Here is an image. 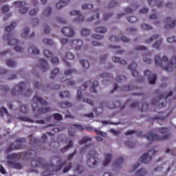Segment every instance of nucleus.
<instances>
[{
	"label": "nucleus",
	"mask_w": 176,
	"mask_h": 176,
	"mask_svg": "<svg viewBox=\"0 0 176 176\" xmlns=\"http://www.w3.org/2000/svg\"><path fill=\"white\" fill-rule=\"evenodd\" d=\"M28 155H30V157H34L32 155H34V157L31 162L32 167H42L43 170H46V171L41 173L42 176H53V173L54 171H60L67 162L65 161L62 164L56 166L54 164H45V160L43 158H36V153L34 150L29 151L26 153V156Z\"/></svg>",
	"instance_id": "1"
},
{
	"label": "nucleus",
	"mask_w": 176,
	"mask_h": 176,
	"mask_svg": "<svg viewBox=\"0 0 176 176\" xmlns=\"http://www.w3.org/2000/svg\"><path fill=\"white\" fill-rule=\"evenodd\" d=\"M33 102L32 104V108L34 113H36L34 117L38 119V118H41L39 115H42V113H47V112H50V107H45L47 106V102L43 98L34 96L33 97Z\"/></svg>",
	"instance_id": "2"
},
{
	"label": "nucleus",
	"mask_w": 176,
	"mask_h": 176,
	"mask_svg": "<svg viewBox=\"0 0 176 176\" xmlns=\"http://www.w3.org/2000/svg\"><path fill=\"white\" fill-rule=\"evenodd\" d=\"M86 151H89L88 153V160L87 161V165L90 168H94L97 166V163L98 162V154L97 151L93 150V144L86 145L85 147L81 148V153Z\"/></svg>",
	"instance_id": "3"
},
{
	"label": "nucleus",
	"mask_w": 176,
	"mask_h": 176,
	"mask_svg": "<svg viewBox=\"0 0 176 176\" xmlns=\"http://www.w3.org/2000/svg\"><path fill=\"white\" fill-rule=\"evenodd\" d=\"M155 131H159L160 134H162V136H160L153 133H149L145 135L146 138L148 141H164L166 140H169V138L171 137L170 134L167 133H168V129L167 128L156 129Z\"/></svg>",
	"instance_id": "4"
},
{
	"label": "nucleus",
	"mask_w": 176,
	"mask_h": 176,
	"mask_svg": "<svg viewBox=\"0 0 176 176\" xmlns=\"http://www.w3.org/2000/svg\"><path fill=\"white\" fill-rule=\"evenodd\" d=\"M155 63L157 67H161L166 72H171L174 69V63L173 61L168 62V58L166 56H164L162 58L160 55L155 56Z\"/></svg>",
	"instance_id": "5"
},
{
	"label": "nucleus",
	"mask_w": 176,
	"mask_h": 176,
	"mask_svg": "<svg viewBox=\"0 0 176 176\" xmlns=\"http://www.w3.org/2000/svg\"><path fill=\"white\" fill-rule=\"evenodd\" d=\"M21 158V153H12L7 155V159L8 161L7 162L9 167L11 168H15L16 170H21L23 168V166L21 164L16 162H13L12 160H19Z\"/></svg>",
	"instance_id": "6"
},
{
	"label": "nucleus",
	"mask_w": 176,
	"mask_h": 176,
	"mask_svg": "<svg viewBox=\"0 0 176 176\" xmlns=\"http://www.w3.org/2000/svg\"><path fill=\"white\" fill-rule=\"evenodd\" d=\"M89 85L91 86V88H90L91 93L97 94V89H96V88L97 87V86H98V81L94 80L93 82H91V81H87L80 87V89L77 91V96H76L77 101H79V100L82 98V91H85V90L87 89V86Z\"/></svg>",
	"instance_id": "7"
},
{
	"label": "nucleus",
	"mask_w": 176,
	"mask_h": 176,
	"mask_svg": "<svg viewBox=\"0 0 176 176\" xmlns=\"http://www.w3.org/2000/svg\"><path fill=\"white\" fill-rule=\"evenodd\" d=\"M15 142L16 143V145H14V143H10L6 150V153H9V152H12V151H16V149H21V148H23V143L25 142V138H19Z\"/></svg>",
	"instance_id": "8"
},
{
	"label": "nucleus",
	"mask_w": 176,
	"mask_h": 176,
	"mask_svg": "<svg viewBox=\"0 0 176 176\" xmlns=\"http://www.w3.org/2000/svg\"><path fill=\"white\" fill-rule=\"evenodd\" d=\"M27 84L24 82H21L19 84L16 85L12 90V96H18L20 93H23V91L25 89Z\"/></svg>",
	"instance_id": "9"
},
{
	"label": "nucleus",
	"mask_w": 176,
	"mask_h": 176,
	"mask_svg": "<svg viewBox=\"0 0 176 176\" xmlns=\"http://www.w3.org/2000/svg\"><path fill=\"white\" fill-rule=\"evenodd\" d=\"M14 5L16 8H19V13H21V14H24V13L28 12V8L25 7V5H27L25 1H15L14 2Z\"/></svg>",
	"instance_id": "10"
},
{
	"label": "nucleus",
	"mask_w": 176,
	"mask_h": 176,
	"mask_svg": "<svg viewBox=\"0 0 176 176\" xmlns=\"http://www.w3.org/2000/svg\"><path fill=\"white\" fill-rule=\"evenodd\" d=\"M120 102H116V104L112 103H109L108 102H102L100 104V108L104 109V108H108L109 109H115L116 108H120Z\"/></svg>",
	"instance_id": "11"
},
{
	"label": "nucleus",
	"mask_w": 176,
	"mask_h": 176,
	"mask_svg": "<svg viewBox=\"0 0 176 176\" xmlns=\"http://www.w3.org/2000/svg\"><path fill=\"white\" fill-rule=\"evenodd\" d=\"M3 39L4 41H7L8 45L10 46H16V45H19V40H17V38H13V34L10 33L4 36Z\"/></svg>",
	"instance_id": "12"
},
{
	"label": "nucleus",
	"mask_w": 176,
	"mask_h": 176,
	"mask_svg": "<svg viewBox=\"0 0 176 176\" xmlns=\"http://www.w3.org/2000/svg\"><path fill=\"white\" fill-rule=\"evenodd\" d=\"M144 76H147L148 79V83L150 85H155L156 83V80L157 79V76L156 74H152L151 71L149 70H146L144 72Z\"/></svg>",
	"instance_id": "13"
},
{
	"label": "nucleus",
	"mask_w": 176,
	"mask_h": 176,
	"mask_svg": "<svg viewBox=\"0 0 176 176\" xmlns=\"http://www.w3.org/2000/svg\"><path fill=\"white\" fill-rule=\"evenodd\" d=\"M70 16H78L74 21L75 23H82L85 20V17L82 15H80V12L78 10H73L69 12Z\"/></svg>",
	"instance_id": "14"
},
{
	"label": "nucleus",
	"mask_w": 176,
	"mask_h": 176,
	"mask_svg": "<svg viewBox=\"0 0 176 176\" xmlns=\"http://www.w3.org/2000/svg\"><path fill=\"white\" fill-rule=\"evenodd\" d=\"M165 28L168 30V28H174L176 24V20L173 19V18L167 17L165 19Z\"/></svg>",
	"instance_id": "15"
},
{
	"label": "nucleus",
	"mask_w": 176,
	"mask_h": 176,
	"mask_svg": "<svg viewBox=\"0 0 176 176\" xmlns=\"http://www.w3.org/2000/svg\"><path fill=\"white\" fill-rule=\"evenodd\" d=\"M61 32L62 34H63V35H65V36L71 37L75 35V32L74 31V30L68 27L63 28L61 30Z\"/></svg>",
	"instance_id": "16"
},
{
	"label": "nucleus",
	"mask_w": 176,
	"mask_h": 176,
	"mask_svg": "<svg viewBox=\"0 0 176 176\" xmlns=\"http://www.w3.org/2000/svg\"><path fill=\"white\" fill-rule=\"evenodd\" d=\"M82 45L83 41H82V40L80 39L73 40L70 42V46H72V47H74L75 50H79V49L82 47Z\"/></svg>",
	"instance_id": "17"
},
{
	"label": "nucleus",
	"mask_w": 176,
	"mask_h": 176,
	"mask_svg": "<svg viewBox=\"0 0 176 176\" xmlns=\"http://www.w3.org/2000/svg\"><path fill=\"white\" fill-rule=\"evenodd\" d=\"M140 162L144 163V164H148L152 161V156L149 155V153H144L140 159Z\"/></svg>",
	"instance_id": "18"
},
{
	"label": "nucleus",
	"mask_w": 176,
	"mask_h": 176,
	"mask_svg": "<svg viewBox=\"0 0 176 176\" xmlns=\"http://www.w3.org/2000/svg\"><path fill=\"white\" fill-rule=\"evenodd\" d=\"M138 65L137 63H132L131 65H129L128 68L131 71L132 76H135L137 78L140 74L135 68H137Z\"/></svg>",
	"instance_id": "19"
},
{
	"label": "nucleus",
	"mask_w": 176,
	"mask_h": 176,
	"mask_svg": "<svg viewBox=\"0 0 176 176\" xmlns=\"http://www.w3.org/2000/svg\"><path fill=\"white\" fill-rule=\"evenodd\" d=\"M39 67L41 68V69L43 71V72H46V71L49 69V64L47 63V61L44 58H41L39 60Z\"/></svg>",
	"instance_id": "20"
},
{
	"label": "nucleus",
	"mask_w": 176,
	"mask_h": 176,
	"mask_svg": "<svg viewBox=\"0 0 176 176\" xmlns=\"http://www.w3.org/2000/svg\"><path fill=\"white\" fill-rule=\"evenodd\" d=\"M109 40L111 42H119V41H122V42H129L130 39H129L126 36H122L120 38V37H118L116 36H111L109 38Z\"/></svg>",
	"instance_id": "21"
},
{
	"label": "nucleus",
	"mask_w": 176,
	"mask_h": 176,
	"mask_svg": "<svg viewBox=\"0 0 176 176\" xmlns=\"http://www.w3.org/2000/svg\"><path fill=\"white\" fill-rule=\"evenodd\" d=\"M75 58V56H74V54L71 52L66 53L65 57L63 58V61L65 63L66 67H71V65L69 63L67 62V60H74Z\"/></svg>",
	"instance_id": "22"
},
{
	"label": "nucleus",
	"mask_w": 176,
	"mask_h": 176,
	"mask_svg": "<svg viewBox=\"0 0 176 176\" xmlns=\"http://www.w3.org/2000/svg\"><path fill=\"white\" fill-rule=\"evenodd\" d=\"M69 3V0H60L58 3H56V9H63L64 6H67Z\"/></svg>",
	"instance_id": "23"
},
{
	"label": "nucleus",
	"mask_w": 176,
	"mask_h": 176,
	"mask_svg": "<svg viewBox=\"0 0 176 176\" xmlns=\"http://www.w3.org/2000/svg\"><path fill=\"white\" fill-rule=\"evenodd\" d=\"M148 5L151 6H157V8H161L163 6V2L157 0H148Z\"/></svg>",
	"instance_id": "24"
},
{
	"label": "nucleus",
	"mask_w": 176,
	"mask_h": 176,
	"mask_svg": "<svg viewBox=\"0 0 176 176\" xmlns=\"http://www.w3.org/2000/svg\"><path fill=\"white\" fill-rule=\"evenodd\" d=\"M72 146H74V142L72 140H69L67 145L60 149L61 153H65V152H67L69 149H71V148H72Z\"/></svg>",
	"instance_id": "25"
},
{
	"label": "nucleus",
	"mask_w": 176,
	"mask_h": 176,
	"mask_svg": "<svg viewBox=\"0 0 176 176\" xmlns=\"http://www.w3.org/2000/svg\"><path fill=\"white\" fill-rule=\"evenodd\" d=\"M112 160V155L109 153H106L104 155V160L103 161V166H108Z\"/></svg>",
	"instance_id": "26"
},
{
	"label": "nucleus",
	"mask_w": 176,
	"mask_h": 176,
	"mask_svg": "<svg viewBox=\"0 0 176 176\" xmlns=\"http://www.w3.org/2000/svg\"><path fill=\"white\" fill-rule=\"evenodd\" d=\"M112 61H113V63H118V64H122V65H126V64H127V62L125 60H122L120 59V58L117 56H113L112 58Z\"/></svg>",
	"instance_id": "27"
},
{
	"label": "nucleus",
	"mask_w": 176,
	"mask_h": 176,
	"mask_svg": "<svg viewBox=\"0 0 176 176\" xmlns=\"http://www.w3.org/2000/svg\"><path fill=\"white\" fill-rule=\"evenodd\" d=\"M80 64H81V65H82V68H84V69H89V68H90V63H89L88 60H80Z\"/></svg>",
	"instance_id": "28"
},
{
	"label": "nucleus",
	"mask_w": 176,
	"mask_h": 176,
	"mask_svg": "<svg viewBox=\"0 0 176 176\" xmlns=\"http://www.w3.org/2000/svg\"><path fill=\"white\" fill-rule=\"evenodd\" d=\"M146 174L147 173L145 168H140L135 173L136 176H146Z\"/></svg>",
	"instance_id": "29"
},
{
	"label": "nucleus",
	"mask_w": 176,
	"mask_h": 176,
	"mask_svg": "<svg viewBox=\"0 0 176 176\" xmlns=\"http://www.w3.org/2000/svg\"><path fill=\"white\" fill-rule=\"evenodd\" d=\"M100 78H104V80L102 81V83H104V82H105V80L107 82L111 80V78H112V76L110 75L109 74H107V73H104V74H101L100 76Z\"/></svg>",
	"instance_id": "30"
},
{
	"label": "nucleus",
	"mask_w": 176,
	"mask_h": 176,
	"mask_svg": "<svg viewBox=\"0 0 176 176\" xmlns=\"http://www.w3.org/2000/svg\"><path fill=\"white\" fill-rule=\"evenodd\" d=\"M123 162H124V160H123V157H118V158L114 162V166H115V167H119V166H121V164H122Z\"/></svg>",
	"instance_id": "31"
},
{
	"label": "nucleus",
	"mask_w": 176,
	"mask_h": 176,
	"mask_svg": "<svg viewBox=\"0 0 176 176\" xmlns=\"http://www.w3.org/2000/svg\"><path fill=\"white\" fill-rule=\"evenodd\" d=\"M89 141H91V138L83 137L81 140H79L78 144H79V145H83V144H86L87 142H89Z\"/></svg>",
	"instance_id": "32"
},
{
	"label": "nucleus",
	"mask_w": 176,
	"mask_h": 176,
	"mask_svg": "<svg viewBox=\"0 0 176 176\" xmlns=\"http://www.w3.org/2000/svg\"><path fill=\"white\" fill-rule=\"evenodd\" d=\"M32 51V54H39L40 52L35 46H32L28 48V53Z\"/></svg>",
	"instance_id": "33"
},
{
	"label": "nucleus",
	"mask_w": 176,
	"mask_h": 176,
	"mask_svg": "<svg viewBox=\"0 0 176 176\" xmlns=\"http://www.w3.org/2000/svg\"><path fill=\"white\" fill-rule=\"evenodd\" d=\"M83 170H84L83 166L77 164L76 166V168L74 170V173H78V174H82V173H83Z\"/></svg>",
	"instance_id": "34"
},
{
	"label": "nucleus",
	"mask_w": 176,
	"mask_h": 176,
	"mask_svg": "<svg viewBox=\"0 0 176 176\" xmlns=\"http://www.w3.org/2000/svg\"><path fill=\"white\" fill-rule=\"evenodd\" d=\"M59 105L61 108H70V107H72V103L69 102H62Z\"/></svg>",
	"instance_id": "35"
},
{
	"label": "nucleus",
	"mask_w": 176,
	"mask_h": 176,
	"mask_svg": "<svg viewBox=\"0 0 176 176\" xmlns=\"http://www.w3.org/2000/svg\"><path fill=\"white\" fill-rule=\"evenodd\" d=\"M70 96L69 91H64L59 94L60 98H68Z\"/></svg>",
	"instance_id": "36"
},
{
	"label": "nucleus",
	"mask_w": 176,
	"mask_h": 176,
	"mask_svg": "<svg viewBox=\"0 0 176 176\" xmlns=\"http://www.w3.org/2000/svg\"><path fill=\"white\" fill-rule=\"evenodd\" d=\"M16 25H17V23L16 22H12L9 26L6 28V32H10L11 30H13Z\"/></svg>",
	"instance_id": "37"
},
{
	"label": "nucleus",
	"mask_w": 176,
	"mask_h": 176,
	"mask_svg": "<svg viewBox=\"0 0 176 176\" xmlns=\"http://www.w3.org/2000/svg\"><path fill=\"white\" fill-rule=\"evenodd\" d=\"M95 32H99L100 34H104L107 32V29L104 27L95 28Z\"/></svg>",
	"instance_id": "38"
},
{
	"label": "nucleus",
	"mask_w": 176,
	"mask_h": 176,
	"mask_svg": "<svg viewBox=\"0 0 176 176\" xmlns=\"http://www.w3.org/2000/svg\"><path fill=\"white\" fill-rule=\"evenodd\" d=\"M6 65L10 68H14V67H16V62L10 59H8L6 60Z\"/></svg>",
	"instance_id": "39"
},
{
	"label": "nucleus",
	"mask_w": 176,
	"mask_h": 176,
	"mask_svg": "<svg viewBox=\"0 0 176 176\" xmlns=\"http://www.w3.org/2000/svg\"><path fill=\"white\" fill-rule=\"evenodd\" d=\"M43 14V16H45V17H48V16H50L52 14V8L50 7L46 8Z\"/></svg>",
	"instance_id": "40"
},
{
	"label": "nucleus",
	"mask_w": 176,
	"mask_h": 176,
	"mask_svg": "<svg viewBox=\"0 0 176 176\" xmlns=\"http://www.w3.org/2000/svg\"><path fill=\"white\" fill-rule=\"evenodd\" d=\"M171 96H173V91H170L168 94L163 93L160 95V98H164L166 100L168 97H171Z\"/></svg>",
	"instance_id": "41"
},
{
	"label": "nucleus",
	"mask_w": 176,
	"mask_h": 176,
	"mask_svg": "<svg viewBox=\"0 0 176 176\" xmlns=\"http://www.w3.org/2000/svg\"><path fill=\"white\" fill-rule=\"evenodd\" d=\"M20 111L22 112V113H28V106H27V104H23L20 107Z\"/></svg>",
	"instance_id": "42"
},
{
	"label": "nucleus",
	"mask_w": 176,
	"mask_h": 176,
	"mask_svg": "<svg viewBox=\"0 0 176 176\" xmlns=\"http://www.w3.org/2000/svg\"><path fill=\"white\" fill-rule=\"evenodd\" d=\"M159 38V35L155 34L152 36L149 39L146 40L145 43H151V42H153V41H156Z\"/></svg>",
	"instance_id": "43"
},
{
	"label": "nucleus",
	"mask_w": 176,
	"mask_h": 176,
	"mask_svg": "<svg viewBox=\"0 0 176 176\" xmlns=\"http://www.w3.org/2000/svg\"><path fill=\"white\" fill-rule=\"evenodd\" d=\"M60 72V70L58 68H55L53 69V71L51 72V79H54L56 78V75Z\"/></svg>",
	"instance_id": "44"
},
{
	"label": "nucleus",
	"mask_w": 176,
	"mask_h": 176,
	"mask_svg": "<svg viewBox=\"0 0 176 176\" xmlns=\"http://www.w3.org/2000/svg\"><path fill=\"white\" fill-rule=\"evenodd\" d=\"M29 32H30V28H25L24 32L21 34V38H27V36H28Z\"/></svg>",
	"instance_id": "45"
},
{
	"label": "nucleus",
	"mask_w": 176,
	"mask_h": 176,
	"mask_svg": "<svg viewBox=\"0 0 176 176\" xmlns=\"http://www.w3.org/2000/svg\"><path fill=\"white\" fill-rule=\"evenodd\" d=\"M75 72H76V69H68L65 72V76H69V75H72V74H75Z\"/></svg>",
	"instance_id": "46"
},
{
	"label": "nucleus",
	"mask_w": 176,
	"mask_h": 176,
	"mask_svg": "<svg viewBox=\"0 0 176 176\" xmlns=\"http://www.w3.org/2000/svg\"><path fill=\"white\" fill-rule=\"evenodd\" d=\"M53 118L54 120H61L63 119V116L58 113H55L53 114Z\"/></svg>",
	"instance_id": "47"
},
{
	"label": "nucleus",
	"mask_w": 176,
	"mask_h": 176,
	"mask_svg": "<svg viewBox=\"0 0 176 176\" xmlns=\"http://www.w3.org/2000/svg\"><path fill=\"white\" fill-rule=\"evenodd\" d=\"M43 43H45V45H48L49 46H52L53 41L49 38H43Z\"/></svg>",
	"instance_id": "48"
},
{
	"label": "nucleus",
	"mask_w": 176,
	"mask_h": 176,
	"mask_svg": "<svg viewBox=\"0 0 176 176\" xmlns=\"http://www.w3.org/2000/svg\"><path fill=\"white\" fill-rule=\"evenodd\" d=\"M44 56L47 57V58H50V57H52L53 53L52 52L49 51L48 50H45L44 52Z\"/></svg>",
	"instance_id": "49"
},
{
	"label": "nucleus",
	"mask_w": 176,
	"mask_h": 176,
	"mask_svg": "<svg viewBox=\"0 0 176 176\" xmlns=\"http://www.w3.org/2000/svg\"><path fill=\"white\" fill-rule=\"evenodd\" d=\"M95 133L100 137H107V133H104L98 129H94Z\"/></svg>",
	"instance_id": "50"
},
{
	"label": "nucleus",
	"mask_w": 176,
	"mask_h": 176,
	"mask_svg": "<svg viewBox=\"0 0 176 176\" xmlns=\"http://www.w3.org/2000/svg\"><path fill=\"white\" fill-rule=\"evenodd\" d=\"M123 80H127V78L124 76H120L116 78V81L118 82V83H122Z\"/></svg>",
	"instance_id": "51"
},
{
	"label": "nucleus",
	"mask_w": 176,
	"mask_h": 176,
	"mask_svg": "<svg viewBox=\"0 0 176 176\" xmlns=\"http://www.w3.org/2000/svg\"><path fill=\"white\" fill-rule=\"evenodd\" d=\"M90 34V30L84 28L81 30V35H83L84 36H87V35H89Z\"/></svg>",
	"instance_id": "52"
},
{
	"label": "nucleus",
	"mask_w": 176,
	"mask_h": 176,
	"mask_svg": "<svg viewBox=\"0 0 176 176\" xmlns=\"http://www.w3.org/2000/svg\"><path fill=\"white\" fill-rule=\"evenodd\" d=\"M30 145H34L36 144H39V139L36 138H32L30 140Z\"/></svg>",
	"instance_id": "53"
},
{
	"label": "nucleus",
	"mask_w": 176,
	"mask_h": 176,
	"mask_svg": "<svg viewBox=\"0 0 176 176\" xmlns=\"http://www.w3.org/2000/svg\"><path fill=\"white\" fill-rule=\"evenodd\" d=\"M19 120H23V122H30V123H34V120H30L27 117H19Z\"/></svg>",
	"instance_id": "54"
},
{
	"label": "nucleus",
	"mask_w": 176,
	"mask_h": 176,
	"mask_svg": "<svg viewBox=\"0 0 176 176\" xmlns=\"http://www.w3.org/2000/svg\"><path fill=\"white\" fill-rule=\"evenodd\" d=\"M0 90L6 93L9 91V87L8 85H0Z\"/></svg>",
	"instance_id": "55"
},
{
	"label": "nucleus",
	"mask_w": 176,
	"mask_h": 176,
	"mask_svg": "<svg viewBox=\"0 0 176 176\" xmlns=\"http://www.w3.org/2000/svg\"><path fill=\"white\" fill-rule=\"evenodd\" d=\"M167 42H168V43H176V37L175 36L168 37L167 38Z\"/></svg>",
	"instance_id": "56"
},
{
	"label": "nucleus",
	"mask_w": 176,
	"mask_h": 176,
	"mask_svg": "<svg viewBox=\"0 0 176 176\" xmlns=\"http://www.w3.org/2000/svg\"><path fill=\"white\" fill-rule=\"evenodd\" d=\"M142 28L143 30H146V31H149V30H152V27L148 24H142L141 25Z\"/></svg>",
	"instance_id": "57"
},
{
	"label": "nucleus",
	"mask_w": 176,
	"mask_h": 176,
	"mask_svg": "<svg viewBox=\"0 0 176 176\" xmlns=\"http://www.w3.org/2000/svg\"><path fill=\"white\" fill-rule=\"evenodd\" d=\"M0 113L1 116H3V113H6V115H9V113L8 112V109H6V107H1L0 109Z\"/></svg>",
	"instance_id": "58"
},
{
	"label": "nucleus",
	"mask_w": 176,
	"mask_h": 176,
	"mask_svg": "<svg viewBox=\"0 0 176 176\" xmlns=\"http://www.w3.org/2000/svg\"><path fill=\"white\" fill-rule=\"evenodd\" d=\"M127 20L129 23H135L138 19H137V17L135 16H130L127 18Z\"/></svg>",
	"instance_id": "59"
},
{
	"label": "nucleus",
	"mask_w": 176,
	"mask_h": 176,
	"mask_svg": "<svg viewBox=\"0 0 176 176\" xmlns=\"http://www.w3.org/2000/svg\"><path fill=\"white\" fill-rule=\"evenodd\" d=\"M82 8L86 10V9H93L94 6L92 4H83Z\"/></svg>",
	"instance_id": "60"
},
{
	"label": "nucleus",
	"mask_w": 176,
	"mask_h": 176,
	"mask_svg": "<svg viewBox=\"0 0 176 176\" xmlns=\"http://www.w3.org/2000/svg\"><path fill=\"white\" fill-rule=\"evenodd\" d=\"M160 45H162V40H159L157 42H155L153 44V47H154V49H159V46H160Z\"/></svg>",
	"instance_id": "61"
},
{
	"label": "nucleus",
	"mask_w": 176,
	"mask_h": 176,
	"mask_svg": "<svg viewBox=\"0 0 176 176\" xmlns=\"http://www.w3.org/2000/svg\"><path fill=\"white\" fill-rule=\"evenodd\" d=\"M65 82H66L67 86H74V85H75V81L71 80L69 79L65 80Z\"/></svg>",
	"instance_id": "62"
},
{
	"label": "nucleus",
	"mask_w": 176,
	"mask_h": 176,
	"mask_svg": "<svg viewBox=\"0 0 176 176\" xmlns=\"http://www.w3.org/2000/svg\"><path fill=\"white\" fill-rule=\"evenodd\" d=\"M133 88H131V85H125L123 88H122V91H130V90H132Z\"/></svg>",
	"instance_id": "63"
},
{
	"label": "nucleus",
	"mask_w": 176,
	"mask_h": 176,
	"mask_svg": "<svg viewBox=\"0 0 176 176\" xmlns=\"http://www.w3.org/2000/svg\"><path fill=\"white\" fill-rule=\"evenodd\" d=\"M73 126L74 127H76L79 131H83L85 130V127H83L82 125L74 124Z\"/></svg>",
	"instance_id": "64"
}]
</instances>
